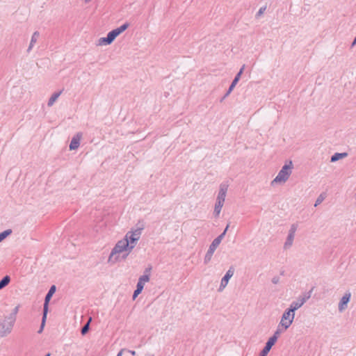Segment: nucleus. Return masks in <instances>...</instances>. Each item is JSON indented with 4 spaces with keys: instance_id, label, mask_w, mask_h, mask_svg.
Masks as SVG:
<instances>
[{
    "instance_id": "1",
    "label": "nucleus",
    "mask_w": 356,
    "mask_h": 356,
    "mask_svg": "<svg viewBox=\"0 0 356 356\" xmlns=\"http://www.w3.org/2000/svg\"><path fill=\"white\" fill-rule=\"evenodd\" d=\"M134 248V245H130L127 239L124 238L120 240L115 244V247L112 250L108 260L112 261L115 254L121 253L123 251L128 250L129 252H131Z\"/></svg>"
},
{
    "instance_id": "2",
    "label": "nucleus",
    "mask_w": 356,
    "mask_h": 356,
    "mask_svg": "<svg viewBox=\"0 0 356 356\" xmlns=\"http://www.w3.org/2000/svg\"><path fill=\"white\" fill-rule=\"evenodd\" d=\"M293 168L292 161H289L288 164H285L280 171L278 172L276 177L273 179V182L276 183H285L289 178L291 174V169Z\"/></svg>"
},
{
    "instance_id": "3",
    "label": "nucleus",
    "mask_w": 356,
    "mask_h": 356,
    "mask_svg": "<svg viewBox=\"0 0 356 356\" xmlns=\"http://www.w3.org/2000/svg\"><path fill=\"white\" fill-rule=\"evenodd\" d=\"M314 289V287L313 286L308 292H306L299 296L297 300L293 301L288 309H289L292 313H295V311L300 308L307 302V300L311 298Z\"/></svg>"
},
{
    "instance_id": "4",
    "label": "nucleus",
    "mask_w": 356,
    "mask_h": 356,
    "mask_svg": "<svg viewBox=\"0 0 356 356\" xmlns=\"http://www.w3.org/2000/svg\"><path fill=\"white\" fill-rule=\"evenodd\" d=\"M15 323L13 321L8 320L6 316L2 322H0V337H5L8 335L13 330Z\"/></svg>"
},
{
    "instance_id": "5",
    "label": "nucleus",
    "mask_w": 356,
    "mask_h": 356,
    "mask_svg": "<svg viewBox=\"0 0 356 356\" xmlns=\"http://www.w3.org/2000/svg\"><path fill=\"white\" fill-rule=\"evenodd\" d=\"M143 228V225H142L140 227L128 232L124 238L127 239L130 245H134V243L139 240Z\"/></svg>"
},
{
    "instance_id": "6",
    "label": "nucleus",
    "mask_w": 356,
    "mask_h": 356,
    "mask_svg": "<svg viewBox=\"0 0 356 356\" xmlns=\"http://www.w3.org/2000/svg\"><path fill=\"white\" fill-rule=\"evenodd\" d=\"M294 317H295V313H292L288 309H286L282 316V318L280 322L279 326L282 325L284 327L285 330H286L292 324Z\"/></svg>"
},
{
    "instance_id": "7",
    "label": "nucleus",
    "mask_w": 356,
    "mask_h": 356,
    "mask_svg": "<svg viewBox=\"0 0 356 356\" xmlns=\"http://www.w3.org/2000/svg\"><path fill=\"white\" fill-rule=\"evenodd\" d=\"M234 268L233 266H231L229 270L226 272L224 277L222 278L220 282V285L218 289V291H222L227 285L229 279L234 275Z\"/></svg>"
},
{
    "instance_id": "8",
    "label": "nucleus",
    "mask_w": 356,
    "mask_h": 356,
    "mask_svg": "<svg viewBox=\"0 0 356 356\" xmlns=\"http://www.w3.org/2000/svg\"><path fill=\"white\" fill-rule=\"evenodd\" d=\"M56 291V286L51 285V287L49 288L48 292L45 295L44 302L43 304V311H45V312H49V302H50L53 295L55 293Z\"/></svg>"
},
{
    "instance_id": "9",
    "label": "nucleus",
    "mask_w": 356,
    "mask_h": 356,
    "mask_svg": "<svg viewBox=\"0 0 356 356\" xmlns=\"http://www.w3.org/2000/svg\"><path fill=\"white\" fill-rule=\"evenodd\" d=\"M350 297L351 293L350 292H346L341 298L338 305V309L340 312H343L348 307V303L350 302Z\"/></svg>"
},
{
    "instance_id": "10",
    "label": "nucleus",
    "mask_w": 356,
    "mask_h": 356,
    "mask_svg": "<svg viewBox=\"0 0 356 356\" xmlns=\"http://www.w3.org/2000/svg\"><path fill=\"white\" fill-rule=\"evenodd\" d=\"M228 190V184L222 183L220 185L219 192L216 198V201L225 202L226 194Z\"/></svg>"
},
{
    "instance_id": "11",
    "label": "nucleus",
    "mask_w": 356,
    "mask_h": 356,
    "mask_svg": "<svg viewBox=\"0 0 356 356\" xmlns=\"http://www.w3.org/2000/svg\"><path fill=\"white\" fill-rule=\"evenodd\" d=\"M218 245L217 243H216L214 241H212V243L209 245V248L205 254V257L204 259V264H207L211 261L212 256H213L215 250L218 248Z\"/></svg>"
},
{
    "instance_id": "12",
    "label": "nucleus",
    "mask_w": 356,
    "mask_h": 356,
    "mask_svg": "<svg viewBox=\"0 0 356 356\" xmlns=\"http://www.w3.org/2000/svg\"><path fill=\"white\" fill-rule=\"evenodd\" d=\"M276 343L275 338H269L267 342L266 343V345L264 348L261 351L259 356H266L268 353L270 352L271 348Z\"/></svg>"
},
{
    "instance_id": "13",
    "label": "nucleus",
    "mask_w": 356,
    "mask_h": 356,
    "mask_svg": "<svg viewBox=\"0 0 356 356\" xmlns=\"http://www.w3.org/2000/svg\"><path fill=\"white\" fill-rule=\"evenodd\" d=\"M81 136V133L79 132L72 138L69 145L70 150H75L79 147Z\"/></svg>"
},
{
    "instance_id": "14",
    "label": "nucleus",
    "mask_w": 356,
    "mask_h": 356,
    "mask_svg": "<svg viewBox=\"0 0 356 356\" xmlns=\"http://www.w3.org/2000/svg\"><path fill=\"white\" fill-rule=\"evenodd\" d=\"M149 282L148 275H141L138 279V283L136 285V288H138V289H140L141 290H143L144 285H145V282Z\"/></svg>"
},
{
    "instance_id": "15",
    "label": "nucleus",
    "mask_w": 356,
    "mask_h": 356,
    "mask_svg": "<svg viewBox=\"0 0 356 356\" xmlns=\"http://www.w3.org/2000/svg\"><path fill=\"white\" fill-rule=\"evenodd\" d=\"M348 156V153L343 152V153H335L331 156L330 161L331 162H336L339 159L346 158Z\"/></svg>"
},
{
    "instance_id": "16",
    "label": "nucleus",
    "mask_w": 356,
    "mask_h": 356,
    "mask_svg": "<svg viewBox=\"0 0 356 356\" xmlns=\"http://www.w3.org/2000/svg\"><path fill=\"white\" fill-rule=\"evenodd\" d=\"M224 203L221 202L216 201L214 207L213 214L215 217H218L221 211L222 207H223Z\"/></svg>"
},
{
    "instance_id": "17",
    "label": "nucleus",
    "mask_w": 356,
    "mask_h": 356,
    "mask_svg": "<svg viewBox=\"0 0 356 356\" xmlns=\"http://www.w3.org/2000/svg\"><path fill=\"white\" fill-rule=\"evenodd\" d=\"M10 282V277L9 275H5L0 280V290L3 289L6 286H8Z\"/></svg>"
},
{
    "instance_id": "18",
    "label": "nucleus",
    "mask_w": 356,
    "mask_h": 356,
    "mask_svg": "<svg viewBox=\"0 0 356 356\" xmlns=\"http://www.w3.org/2000/svg\"><path fill=\"white\" fill-rule=\"evenodd\" d=\"M19 305L16 306L12 311V312L8 316V319L16 321L17 314L19 312Z\"/></svg>"
},
{
    "instance_id": "19",
    "label": "nucleus",
    "mask_w": 356,
    "mask_h": 356,
    "mask_svg": "<svg viewBox=\"0 0 356 356\" xmlns=\"http://www.w3.org/2000/svg\"><path fill=\"white\" fill-rule=\"evenodd\" d=\"M294 235H291V234H289L288 236H287V238H286V240L284 243V249H288L289 248L292 244H293V239H294Z\"/></svg>"
},
{
    "instance_id": "20",
    "label": "nucleus",
    "mask_w": 356,
    "mask_h": 356,
    "mask_svg": "<svg viewBox=\"0 0 356 356\" xmlns=\"http://www.w3.org/2000/svg\"><path fill=\"white\" fill-rule=\"evenodd\" d=\"M60 94H61V91L54 92L51 96V97L49 99L48 102H47V105L49 106H52L54 104V102H56V100L58 98V97L60 96Z\"/></svg>"
},
{
    "instance_id": "21",
    "label": "nucleus",
    "mask_w": 356,
    "mask_h": 356,
    "mask_svg": "<svg viewBox=\"0 0 356 356\" xmlns=\"http://www.w3.org/2000/svg\"><path fill=\"white\" fill-rule=\"evenodd\" d=\"M118 36V34L115 29H113L111 31L108 32V33L106 35L108 40L110 41L111 43H112Z\"/></svg>"
},
{
    "instance_id": "22",
    "label": "nucleus",
    "mask_w": 356,
    "mask_h": 356,
    "mask_svg": "<svg viewBox=\"0 0 356 356\" xmlns=\"http://www.w3.org/2000/svg\"><path fill=\"white\" fill-rule=\"evenodd\" d=\"M48 312H45V311H42V322L40 327L39 330L38 332L40 334L43 331L44 327L45 325L46 320H47V316Z\"/></svg>"
},
{
    "instance_id": "23",
    "label": "nucleus",
    "mask_w": 356,
    "mask_h": 356,
    "mask_svg": "<svg viewBox=\"0 0 356 356\" xmlns=\"http://www.w3.org/2000/svg\"><path fill=\"white\" fill-rule=\"evenodd\" d=\"M13 231L11 229H6L0 233V242L3 241L6 238L12 234Z\"/></svg>"
},
{
    "instance_id": "24",
    "label": "nucleus",
    "mask_w": 356,
    "mask_h": 356,
    "mask_svg": "<svg viewBox=\"0 0 356 356\" xmlns=\"http://www.w3.org/2000/svg\"><path fill=\"white\" fill-rule=\"evenodd\" d=\"M244 69H245V65H243L241 67V68L240 69L239 72L236 74V75L235 76L234 80L232 81V83H234L236 85L238 83V81L241 79V74H243V72L244 71Z\"/></svg>"
},
{
    "instance_id": "25",
    "label": "nucleus",
    "mask_w": 356,
    "mask_h": 356,
    "mask_svg": "<svg viewBox=\"0 0 356 356\" xmlns=\"http://www.w3.org/2000/svg\"><path fill=\"white\" fill-rule=\"evenodd\" d=\"M89 332V318H88L85 322L84 325L82 327L81 330V333L82 335H86Z\"/></svg>"
},
{
    "instance_id": "26",
    "label": "nucleus",
    "mask_w": 356,
    "mask_h": 356,
    "mask_svg": "<svg viewBox=\"0 0 356 356\" xmlns=\"http://www.w3.org/2000/svg\"><path fill=\"white\" fill-rule=\"evenodd\" d=\"M111 44L110 41L108 40L107 37L100 38L98 40L97 45L102 46V45H108Z\"/></svg>"
},
{
    "instance_id": "27",
    "label": "nucleus",
    "mask_w": 356,
    "mask_h": 356,
    "mask_svg": "<svg viewBox=\"0 0 356 356\" xmlns=\"http://www.w3.org/2000/svg\"><path fill=\"white\" fill-rule=\"evenodd\" d=\"M129 24L128 23H124V24H122L120 27L115 29V31H117L118 35L120 33H122V32H124L129 27Z\"/></svg>"
},
{
    "instance_id": "28",
    "label": "nucleus",
    "mask_w": 356,
    "mask_h": 356,
    "mask_svg": "<svg viewBox=\"0 0 356 356\" xmlns=\"http://www.w3.org/2000/svg\"><path fill=\"white\" fill-rule=\"evenodd\" d=\"M225 236V232H222L218 236H217L213 241H214L216 243H217L218 245L221 243L222 240Z\"/></svg>"
},
{
    "instance_id": "29",
    "label": "nucleus",
    "mask_w": 356,
    "mask_h": 356,
    "mask_svg": "<svg viewBox=\"0 0 356 356\" xmlns=\"http://www.w3.org/2000/svg\"><path fill=\"white\" fill-rule=\"evenodd\" d=\"M325 199V196L323 194H321L316 199L314 206L320 204Z\"/></svg>"
},
{
    "instance_id": "30",
    "label": "nucleus",
    "mask_w": 356,
    "mask_h": 356,
    "mask_svg": "<svg viewBox=\"0 0 356 356\" xmlns=\"http://www.w3.org/2000/svg\"><path fill=\"white\" fill-rule=\"evenodd\" d=\"M297 228H298V225L296 224L291 225L290 229L289 231V234H291V235L295 236V233L297 230Z\"/></svg>"
},
{
    "instance_id": "31",
    "label": "nucleus",
    "mask_w": 356,
    "mask_h": 356,
    "mask_svg": "<svg viewBox=\"0 0 356 356\" xmlns=\"http://www.w3.org/2000/svg\"><path fill=\"white\" fill-rule=\"evenodd\" d=\"M39 35H40L39 32L38 31H35L33 33L32 37H31V40L32 41V42H35V43L37 40H38V37H39Z\"/></svg>"
},
{
    "instance_id": "32",
    "label": "nucleus",
    "mask_w": 356,
    "mask_h": 356,
    "mask_svg": "<svg viewBox=\"0 0 356 356\" xmlns=\"http://www.w3.org/2000/svg\"><path fill=\"white\" fill-rule=\"evenodd\" d=\"M266 9V6H263V7L260 8L259 11L256 14V17H259V16H261L264 13Z\"/></svg>"
},
{
    "instance_id": "33",
    "label": "nucleus",
    "mask_w": 356,
    "mask_h": 356,
    "mask_svg": "<svg viewBox=\"0 0 356 356\" xmlns=\"http://www.w3.org/2000/svg\"><path fill=\"white\" fill-rule=\"evenodd\" d=\"M280 329H277V330L275 332L274 334H273L270 338H274V337H275V339H276V341H277V340L278 337L280 336Z\"/></svg>"
},
{
    "instance_id": "34",
    "label": "nucleus",
    "mask_w": 356,
    "mask_h": 356,
    "mask_svg": "<svg viewBox=\"0 0 356 356\" xmlns=\"http://www.w3.org/2000/svg\"><path fill=\"white\" fill-rule=\"evenodd\" d=\"M151 269H152V268L149 267V268H145V270L144 271V275H147L148 277H149V280L150 279V271H151Z\"/></svg>"
},
{
    "instance_id": "35",
    "label": "nucleus",
    "mask_w": 356,
    "mask_h": 356,
    "mask_svg": "<svg viewBox=\"0 0 356 356\" xmlns=\"http://www.w3.org/2000/svg\"><path fill=\"white\" fill-rule=\"evenodd\" d=\"M280 282V277L277 276H275L272 278V282L275 284H278Z\"/></svg>"
},
{
    "instance_id": "36",
    "label": "nucleus",
    "mask_w": 356,
    "mask_h": 356,
    "mask_svg": "<svg viewBox=\"0 0 356 356\" xmlns=\"http://www.w3.org/2000/svg\"><path fill=\"white\" fill-rule=\"evenodd\" d=\"M34 44H35V42H32V41L31 40L29 46V47L27 49V51L28 52H29L31 50V49L33 48Z\"/></svg>"
},
{
    "instance_id": "37",
    "label": "nucleus",
    "mask_w": 356,
    "mask_h": 356,
    "mask_svg": "<svg viewBox=\"0 0 356 356\" xmlns=\"http://www.w3.org/2000/svg\"><path fill=\"white\" fill-rule=\"evenodd\" d=\"M34 44H35V42H32V41L31 40L29 46V47L27 49V51L28 52H29L31 50V49L33 48Z\"/></svg>"
},
{
    "instance_id": "38",
    "label": "nucleus",
    "mask_w": 356,
    "mask_h": 356,
    "mask_svg": "<svg viewBox=\"0 0 356 356\" xmlns=\"http://www.w3.org/2000/svg\"><path fill=\"white\" fill-rule=\"evenodd\" d=\"M142 291H143V290H141V289H138V288H136L134 293L135 294H138V295H139V294L142 292Z\"/></svg>"
},
{
    "instance_id": "39",
    "label": "nucleus",
    "mask_w": 356,
    "mask_h": 356,
    "mask_svg": "<svg viewBox=\"0 0 356 356\" xmlns=\"http://www.w3.org/2000/svg\"><path fill=\"white\" fill-rule=\"evenodd\" d=\"M235 86H236V84H234V83L232 82L231 85L229 87V89H230L231 90H233Z\"/></svg>"
},
{
    "instance_id": "40",
    "label": "nucleus",
    "mask_w": 356,
    "mask_h": 356,
    "mask_svg": "<svg viewBox=\"0 0 356 356\" xmlns=\"http://www.w3.org/2000/svg\"><path fill=\"white\" fill-rule=\"evenodd\" d=\"M126 350L125 349H122L117 355V356H122V353Z\"/></svg>"
},
{
    "instance_id": "41",
    "label": "nucleus",
    "mask_w": 356,
    "mask_h": 356,
    "mask_svg": "<svg viewBox=\"0 0 356 356\" xmlns=\"http://www.w3.org/2000/svg\"><path fill=\"white\" fill-rule=\"evenodd\" d=\"M355 44H356V37L355 38V39L353 40V41L351 44V47H353Z\"/></svg>"
},
{
    "instance_id": "42",
    "label": "nucleus",
    "mask_w": 356,
    "mask_h": 356,
    "mask_svg": "<svg viewBox=\"0 0 356 356\" xmlns=\"http://www.w3.org/2000/svg\"><path fill=\"white\" fill-rule=\"evenodd\" d=\"M128 352L130 353L132 355H136V351H134V350H129Z\"/></svg>"
},
{
    "instance_id": "43",
    "label": "nucleus",
    "mask_w": 356,
    "mask_h": 356,
    "mask_svg": "<svg viewBox=\"0 0 356 356\" xmlns=\"http://www.w3.org/2000/svg\"><path fill=\"white\" fill-rule=\"evenodd\" d=\"M138 294H135V293H134V294H133V297H132V298H133V300H135V299L138 297Z\"/></svg>"
},
{
    "instance_id": "44",
    "label": "nucleus",
    "mask_w": 356,
    "mask_h": 356,
    "mask_svg": "<svg viewBox=\"0 0 356 356\" xmlns=\"http://www.w3.org/2000/svg\"><path fill=\"white\" fill-rule=\"evenodd\" d=\"M229 225L228 224V225L226 226V227H225V230H224V232H225V233H226V232H227V229H228V228H229Z\"/></svg>"
},
{
    "instance_id": "45",
    "label": "nucleus",
    "mask_w": 356,
    "mask_h": 356,
    "mask_svg": "<svg viewBox=\"0 0 356 356\" xmlns=\"http://www.w3.org/2000/svg\"><path fill=\"white\" fill-rule=\"evenodd\" d=\"M225 99V96H223V97L220 99V102H222Z\"/></svg>"
},
{
    "instance_id": "46",
    "label": "nucleus",
    "mask_w": 356,
    "mask_h": 356,
    "mask_svg": "<svg viewBox=\"0 0 356 356\" xmlns=\"http://www.w3.org/2000/svg\"><path fill=\"white\" fill-rule=\"evenodd\" d=\"M229 95V94H228V92H227L225 94V95H224V96H225V98H226V97H227Z\"/></svg>"
},
{
    "instance_id": "47",
    "label": "nucleus",
    "mask_w": 356,
    "mask_h": 356,
    "mask_svg": "<svg viewBox=\"0 0 356 356\" xmlns=\"http://www.w3.org/2000/svg\"><path fill=\"white\" fill-rule=\"evenodd\" d=\"M229 95V94H228V92H227L225 94V95H224V96H225V98H226V97H227Z\"/></svg>"
},
{
    "instance_id": "48",
    "label": "nucleus",
    "mask_w": 356,
    "mask_h": 356,
    "mask_svg": "<svg viewBox=\"0 0 356 356\" xmlns=\"http://www.w3.org/2000/svg\"><path fill=\"white\" fill-rule=\"evenodd\" d=\"M232 90H231L230 89H228V90L227 91L228 92V94H230L232 92Z\"/></svg>"
},
{
    "instance_id": "49",
    "label": "nucleus",
    "mask_w": 356,
    "mask_h": 356,
    "mask_svg": "<svg viewBox=\"0 0 356 356\" xmlns=\"http://www.w3.org/2000/svg\"><path fill=\"white\" fill-rule=\"evenodd\" d=\"M44 356H51V353H48Z\"/></svg>"
},
{
    "instance_id": "50",
    "label": "nucleus",
    "mask_w": 356,
    "mask_h": 356,
    "mask_svg": "<svg viewBox=\"0 0 356 356\" xmlns=\"http://www.w3.org/2000/svg\"><path fill=\"white\" fill-rule=\"evenodd\" d=\"M85 3H89V0H84Z\"/></svg>"
},
{
    "instance_id": "51",
    "label": "nucleus",
    "mask_w": 356,
    "mask_h": 356,
    "mask_svg": "<svg viewBox=\"0 0 356 356\" xmlns=\"http://www.w3.org/2000/svg\"><path fill=\"white\" fill-rule=\"evenodd\" d=\"M355 198H356V193H355Z\"/></svg>"
}]
</instances>
